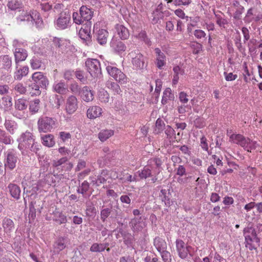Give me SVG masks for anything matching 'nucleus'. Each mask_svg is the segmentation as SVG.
Returning a JSON list of instances; mask_svg holds the SVG:
<instances>
[{"label": "nucleus", "instance_id": "obj_1", "mask_svg": "<svg viewBox=\"0 0 262 262\" xmlns=\"http://www.w3.org/2000/svg\"><path fill=\"white\" fill-rule=\"evenodd\" d=\"M18 147L20 149H30L35 153L39 149L38 145L34 142L32 134L27 132L21 136Z\"/></svg>", "mask_w": 262, "mask_h": 262}, {"label": "nucleus", "instance_id": "obj_2", "mask_svg": "<svg viewBox=\"0 0 262 262\" xmlns=\"http://www.w3.org/2000/svg\"><path fill=\"white\" fill-rule=\"evenodd\" d=\"M106 69L109 75L120 84H124L128 82V79L126 75L117 67L108 65Z\"/></svg>", "mask_w": 262, "mask_h": 262}, {"label": "nucleus", "instance_id": "obj_3", "mask_svg": "<svg viewBox=\"0 0 262 262\" xmlns=\"http://www.w3.org/2000/svg\"><path fill=\"white\" fill-rule=\"evenodd\" d=\"M55 124L53 118L47 116H42L39 118L37 122L38 131L41 133L51 132Z\"/></svg>", "mask_w": 262, "mask_h": 262}, {"label": "nucleus", "instance_id": "obj_4", "mask_svg": "<svg viewBox=\"0 0 262 262\" xmlns=\"http://www.w3.org/2000/svg\"><path fill=\"white\" fill-rule=\"evenodd\" d=\"M85 66L88 72L92 77L95 78L101 74L100 63L98 60L96 59H88L85 61Z\"/></svg>", "mask_w": 262, "mask_h": 262}, {"label": "nucleus", "instance_id": "obj_5", "mask_svg": "<svg viewBox=\"0 0 262 262\" xmlns=\"http://www.w3.org/2000/svg\"><path fill=\"white\" fill-rule=\"evenodd\" d=\"M17 157L16 152L13 149L8 150L6 154V159L4 161L5 169L13 170L16 165Z\"/></svg>", "mask_w": 262, "mask_h": 262}, {"label": "nucleus", "instance_id": "obj_6", "mask_svg": "<svg viewBox=\"0 0 262 262\" xmlns=\"http://www.w3.org/2000/svg\"><path fill=\"white\" fill-rule=\"evenodd\" d=\"M23 45V43H19L17 40L13 41V46L15 47L14 55L16 64L25 60L28 56L27 51L21 47Z\"/></svg>", "mask_w": 262, "mask_h": 262}, {"label": "nucleus", "instance_id": "obj_7", "mask_svg": "<svg viewBox=\"0 0 262 262\" xmlns=\"http://www.w3.org/2000/svg\"><path fill=\"white\" fill-rule=\"evenodd\" d=\"M138 172L141 179H146L151 177V182L155 183L158 180L157 176L160 173V171H155L154 168L148 164L144 166L141 171H139Z\"/></svg>", "mask_w": 262, "mask_h": 262}, {"label": "nucleus", "instance_id": "obj_8", "mask_svg": "<svg viewBox=\"0 0 262 262\" xmlns=\"http://www.w3.org/2000/svg\"><path fill=\"white\" fill-rule=\"evenodd\" d=\"M227 135L229 137V141L230 143L237 144L242 147L245 146L246 141L248 140V137L240 134L233 133L232 130H227Z\"/></svg>", "mask_w": 262, "mask_h": 262}, {"label": "nucleus", "instance_id": "obj_9", "mask_svg": "<svg viewBox=\"0 0 262 262\" xmlns=\"http://www.w3.org/2000/svg\"><path fill=\"white\" fill-rule=\"evenodd\" d=\"M78 107V101L77 98L73 95L69 96L66 101L65 111L68 114L74 113Z\"/></svg>", "mask_w": 262, "mask_h": 262}, {"label": "nucleus", "instance_id": "obj_10", "mask_svg": "<svg viewBox=\"0 0 262 262\" xmlns=\"http://www.w3.org/2000/svg\"><path fill=\"white\" fill-rule=\"evenodd\" d=\"M132 58V63L133 65L137 68L142 69L144 68L145 66L144 57L139 51H132L129 54Z\"/></svg>", "mask_w": 262, "mask_h": 262}, {"label": "nucleus", "instance_id": "obj_11", "mask_svg": "<svg viewBox=\"0 0 262 262\" xmlns=\"http://www.w3.org/2000/svg\"><path fill=\"white\" fill-rule=\"evenodd\" d=\"M71 15L69 12H61L56 20L57 27L61 30L65 29L69 26Z\"/></svg>", "mask_w": 262, "mask_h": 262}, {"label": "nucleus", "instance_id": "obj_12", "mask_svg": "<svg viewBox=\"0 0 262 262\" xmlns=\"http://www.w3.org/2000/svg\"><path fill=\"white\" fill-rule=\"evenodd\" d=\"M19 17L20 20L22 21L34 22L36 24L42 22L39 14L36 11H32L31 13H30L27 12H23Z\"/></svg>", "mask_w": 262, "mask_h": 262}, {"label": "nucleus", "instance_id": "obj_13", "mask_svg": "<svg viewBox=\"0 0 262 262\" xmlns=\"http://www.w3.org/2000/svg\"><path fill=\"white\" fill-rule=\"evenodd\" d=\"M176 249L180 257L182 259L186 258L189 253L190 246H187L185 243L180 239L176 240Z\"/></svg>", "mask_w": 262, "mask_h": 262}, {"label": "nucleus", "instance_id": "obj_14", "mask_svg": "<svg viewBox=\"0 0 262 262\" xmlns=\"http://www.w3.org/2000/svg\"><path fill=\"white\" fill-rule=\"evenodd\" d=\"M129 225L134 232L141 231L146 226L145 219L141 216L132 219Z\"/></svg>", "mask_w": 262, "mask_h": 262}, {"label": "nucleus", "instance_id": "obj_15", "mask_svg": "<svg viewBox=\"0 0 262 262\" xmlns=\"http://www.w3.org/2000/svg\"><path fill=\"white\" fill-rule=\"evenodd\" d=\"M33 83L38 84L41 88H46L49 84V80L41 72H35L32 75Z\"/></svg>", "mask_w": 262, "mask_h": 262}, {"label": "nucleus", "instance_id": "obj_16", "mask_svg": "<svg viewBox=\"0 0 262 262\" xmlns=\"http://www.w3.org/2000/svg\"><path fill=\"white\" fill-rule=\"evenodd\" d=\"M155 52L156 56L155 64L158 69H162L166 64V56L158 48H155Z\"/></svg>", "mask_w": 262, "mask_h": 262}, {"label": "nucleus", "instance_id": "obj_17", "mask_svg": "<svg viewBox=\"0 0 262 262\" xmlns=\"http://www.w3.org/2000/svg\"><path fill=\"white\" fill-rule=\"evenodd\" d=\"M79 95L81 99L86 102L92 101L94 98V92L87 86L81 89Z\"/></svg>", "mask_w": 262, "mask_h": 262}, {"label": "nucleus", "instance_id": "obj_18", "mask_svg": "<svg viewBox=\"0 0 262 262\" xmlns=\"http://www.w3.org/2000/svg\"><path fill=\"white\" fill-rule=\"evenodd\" d=\"M245 247L250 251L256 250V245L260 242L257 235L247 236L245 237Z\"/></svg>", "mask_w": 262, "mask_h": 262}, {"label": "nucleus", "instance_id": "obj_19", "mask_svg": "<svg viewBox=\"0 0 262 262\" xmlns=\"http://www.w3.org/2000/svg\"><path fill=\"white\" fill-rule=\"evenodd\" d=\"M102 113V108L98 106H90L87 110V117L91 119H96L101 116Z\"/></svg>", "mask_w": 262, "mask_h": 262}, {"label": "nucleus", "instance_id": "obj_20", "mask_svg": "<svg viewBox=\"0 0 262 262\" xmlns=\"http://www.w3.org/2000/svg\"><path fill=\"white\" fill-rule=\"evenodd\" d=\"M111 46L113 49L119 54H122L126 50V47L121 41L113 38L111 42Z\"/></svg>", "mask_w": 262, "mask_h": 262}, {"label": "nucleus", "instance_id": "obj_21", "mask_svg": "<svg viewBox=\"0 0 262 262\" xmlns=\"http://www.w3.org/2000/svg\"><path fill=\"white\" fill-rule=\"evenodd\" d=\"M2 225L5 233L8 236H10L15 228L13 221L9 218L5 217L3 221Z\"/></svg>", "mask_w": 262, "mask_h": 262}, {"label": "nucleus", "instance_id": "obj_22", "mask_svg": "<svg viewBox=\"0 0 262 262\" xmlns=\"http://www.w3.org/2000/svg\"><path fill=\"white\" fill-rule=\"evenodd\" d=\"M6 130L11 135L16 134L18 129V126L17 123L12 120H6L4 123Z\"/></svg>", "mask_w": 262, "mask_h": 262}, {"label": "nucleus", "instance_id": "obj_23", "mask_svg": "<svg viewBox=\"0 0 262 262\" xmlns=\"http://www.w3.org/2000/svg\"><path fill=\"white\" fill-rule=\"evenodd\" d=\"M67 161L68 158L63 157L58 160L53 161L52 165L54 167L58 168L59 166L64 164L62 167L64 168L65 170H69L71 169L73 167V164L70 162L67 163Z\"/></svg>", "mask_w": 262, "mask_h": 262}, {"label": "nucleus", "instance_id": "obj_24", "mask_svg": "<svg viewBox=\"0 0 262 262\" xmlns=\"http://www.w3.org/2000/svg\"><path fill=\"white\" fill-rule=\"evenodd\" d=\"M115 29L121 39H127L129 36L128 30L122 25L117 24Z\"/></svg>", "mask_w": 262, "mask_h": 262}, {"label": "nucleus", "instance_id": "obj_25", "mask_svg": "<svg viewBox=\"0 0 262 262\" xmlns=\"http://www.w3.org/2000/svg\"><path fill=\"white\" fill-rule=\"evenodd\" d=\"M80 15L83 20V21L84 20L89 21L92 19L93 12L86 6H82L80 9Z\"/></svg>", "mask_w": 262, "mask_h": 262}, {"label": "nucleus", "instance_id": "obj_26", "mask_svg": "<svg viewBox=\"0 0 262 262\" xmlns=\"http://www.w3.org/2000/svg\"><path fill=\"white\" fill-rule=\"evenodd\" d=\"M174 99V94L172 93L171 90L168 88L163 92L161 102L164 105L168 103L170 101H173Z\"/></svg>", "mask_w": 262, "mask_h": 262}, {"label": "nucleus", "instance_id": "obj_27", "mask_svg": "<svg viewBox=\"0 0 262 262\" xmlns=\"http://www.w3.org/2000/svg\"><path fill=\"white\" fill-rule=\"evenodd\" d=\"M108 32L105 29H100L97 34V40L101 45H105L107 41Z\"/></svg>", "mask_w": 262, "mask_h": 262}, {"label": "nucleus", "instance_id": "obj_28", "mask_svg": "<svg viewBox=\"0 0 262 262\" xmlns=\"http://www.w3.org/2000/svg\"><path fill=\"white\" fill-rule=\"evenodd\" d=\"M114 134V131L112 129H102L98 134V138L102 142L106 141Z\"/></svg>", "mask_w": 262, "mask_h": 262}, {"label": "nucleus", "instance_id": "obj_29", "mask_svg": "<svg viewBox=\"0 0 262 262\" xmlns=\"http://www.w3.org/2000/svg\"><path fill=\"white\" fill-rule=\"evenodd\" d=\"M41 139L43 145L49 147H53L55 144L54 137L53 135L48 134L43 135L41 136Z\"/></svg>", "mask_w": 262, "mask_h": 262}, {"label": "nucleus", "instance_id": "obj_30", "mask_svg": "<svg viewBox=\"0 0 262 262\" xmlns=\"http://www.w3.org/2000/svg\"><path fill=\"white\" fill-rule=\"evenodd\" d=\"M0 106L6 111L10 110L12 106V98L9 96L3 97L0 101Z\"/></svg>", "mask_w": 262, "mask_h": 262}, {"label": "nucleus", "instance_id": "obj_31", "mask_svg": "<svg viewBox=\"0 0 262 262\" xmlns=\"http://www.w3.org/2000/svg\"><path fill=\"white\" fill-rule=\"evenodd\" d=\"M55 92L60 94H65L68 91V88L64 82L60 81L53 85Z\"/></svg>", "mask_w": 262, "mask_h": 262}, {"label": "nucleus", "instance_id": "obj_32", "mask_svg": "<svg viewBox=\"0 0 262 262\" xmlns=\"http://www.w3.org/2000/svg\"><path fill=\"white\" fill-rule=\"evenodd\" d=\"M10 193L12 197L18 199L20 194V189L18 186L14 184H10L8 185Z\"/></svg>", "mask_w": 262, "mask_h": 262}, {"label": "nucleus", "instance_id": "obj_33", "mask_svg": "<svg viewBox=\"0 0 262 262\" xmlns=\"http://www.w3.org/2000/svg\"><path fill=\"white\" fill-rule=\"evenodd\" d=\"M162 163L163 162L161 159L159 157H155L148 161V164L154 168L155 171H160V168Z\"/></svg>", "mask_w": 262, "mask_h": 262}, {"label": "nucleus", "instance_id": "obj_34", "mask_svg": "<svg viewBox=\"0 0 262 262\" xmlns=\"http://www.w3.org/2000/svg\"><path fill=\"white\" fill-rule=\"evenodd\" d=\"M108 170L104 169L102 170L100 174L96 180V184L97 185H99L101 184H103L106 182V181L110 179L108 175Z\"/></svg>", "mask_w": 262, "mask_h": 262}, {"label": "nucleus", "instance_id": "obj_35", "mask_svg": "<svg viewBox=\"0 0 262 262\" xmlns=\"http://www.w3.org/2000/svg\"><path fill=\"white\" fill-rule=\"evenodd\" d=\"M154 245L158 251L162 252L165 250L166 248V243L164 240L159 237L156 238L154 240Z\"/></svg>", "mask_w": 262, "mask_h": 262}, {"label": "nucleus", "instance_id": "obj_36", "mask_svg": "<svg viewBox=\"0 0 262 262\" xmlns=\"http://www.w3.org/2000/svg\"><path fill=\"white\" fill-rule=\"evenodd\" d=\"M29 72V68L27 66H24L18 70L14 74V78L17 80H20L26 76Z\"/></svg>", "mask_w": 262, "mask_h": 262}, {"label": "nucleus", "instance_id": "obj_37", "mask_svg": "<svg viewBox=\"0 0 262 262\" xmlns=\"http://www.w3.org/2000/svg\"><path fill=\"white\" fill-rule=\"evenodd\" d=\"M108 245V244H98L95 243L91 246L90 250L93 252H101L104 251Z\"/></svg>", "mask_w": 262, "mask_h": 262}, {"label": "nucleus", "instance_id": "obj_38", "mask_svg": "<svg viewBox=\"0 0 262 262\" xmlns=\"http://www.w3.org/2000/svg\"><path fill=\"white\" fill-rule=\"evenodd\" d=\"M79 35L82 39L88 40L90 37V29L88 26L82 27L79 31Z\"/></svg>", "mask_w": 262, "mask_h": 262}, {"label": "nucleus", "instance_id": "obj_39", "mask_svg": "<svg viewBox=\"0 0 262 262\" xmlns=\"http://www.w3.org/2000/svg\"><path fill=\"white\" fill-rule=\"evenodd\" d=\"M40 100L38 99H35L30 102L29 110L32 114L37 113L40 108Z\"/></svg>", "mask_w": 262, "mask_h": 262}, {"label": "nucleus", "instance_id": "obj_40", "mask_svg": "<svg viewBox=\"0 0 262 262\" xmlns=\"http://www.w3.org/2000/svg\"><path fill=\"white\" fill-rule=\"evenodd\" d=\"M257 146L258 144L256 141L251 140L248 138V140L246 141L245 146L243 148L247 151L251 152V150L255 149Z\"/></svg>", "mask_w": 262, "mask_h": 262}, {"label": "nucleus", "instance_id": "obj_41", "mask_svg": "<svg viewBox=\"0 0 262 262\" xmlns=\"http://www.w3.org/2000/svg\"><path fill=\"white\" fill-rule=\"evenodd\" d=\"M39 85L33 83L29 86V91L32 96H38L40 94L41 91L39 90Z\"/></svg>", "mask_w": 262, "mask_h": 262}, {"label": "nucleus", "instance_id": "obj_42", "mask_svg": "<svg viewBox=\"0 0 262 262\" xmlns=\"http://www.w3.org/2000/svg\"><path fill=\"white\" fill-rule=\"evenodd\" d=\"M11 141L10 136L8 135L5 130L0 128V141L6 144H9Z\"/></svg>", "mask_w": 262, "mask_h": 262}, {"label": "nucleus", "instance_id": "obj_43", "mask_svg": "<svg viewBox=\"0 0 262 262\" xmlns=\"http://www.w3.org/2000/svg\"><path fill=\"white\" fill-rule=\"evenodd\" d=\"M55 248L59 251H61L66 248L65 238L63 237L58 238L54 245Z\"/></svg>", "mask_w": 262, "mask_h": 262}, {"label": "nucleus", "instance_id": "obj_44", "mask_svg": "<svg viewBox=\"0 0 262 262\" xmlns=\"http://www.w3.org/2000/svg\"><path fill=\"white\" fill-rule=\"evenodd\" d=\"M109 98V94L106 91L104 90L99 91L98 93V99L100 102L102 103H106L108 102Z\"/></svg>", "mask_w": 262, "mask_h": 262}, {"label": "nucleus", "instance_id": "obj_45", "mask_svg": "<svg viewBox=\"0 0 262 262\" xmlns=\"http://www.w3.org/2000/svg\"><path fill=\"white\" fill-rule=\"evenodd\" d=\"M122 177H120L119 180L122 181L123 183H128L134 182L136 181L135 177H133L131 174L128 173L123 172L122 173Z\"/></svg>", "mask_w": 262, "mask_h": 262}, {"label": "nucleus", "instance_id": "obj_46", "mask_svg": "<svg viewBox=\"0 0 262 262\" xmlns=\"http://www.w3.org/2000/svg\"><path fill=\"white\" fill-rule=\"evenodd\" d=\"M2 62L4 69H9L11 67V58L8 55H4L2 57Z\"/></svg>", "mask_w": 262, "mask_h": 262}, {"label": "nucleus", "instance_id": "obj_47", "mask_svg": "<svg viewBox=\"0 0 262 262\" xmlns=\"http://www.w3.org/2000/svg\"><path fill=\"white\" fill-rule=\"evenodd\" d=\"M15 107L16 109L22 111L25 110L27 107V103L26 100L23 99H19L15 104Z\"/></svg>", "mask_w": 262, "mask_h": 262}, {"label": "nucleus", "instance_id": "obj_48", "mask_svg": "<svg viewBox=\"0 0 262 262\" xmlns=\"http://www.w3.org/2000/svg\"><path fill=\"white\" fill-rule=\"evenodd\" d=\"M244 237L247 236H254L257 235L255 229L252 226H248L244 228L243 231Z\"/></svg>", "mask_w": 262, "mask_h": 262}, {"label": "nucleus", "instance_id": "obj_49", "mask_svg": "<svg viewBox=\"0 0 262 262\" xmlns=\"http://www.w3.org/2000/svg\"><path fill=\"white\" fill-rule=\"evenodd\" d=\"M165 124L163 120L160 118L158 119L156 122L155 132L157 134L160 133L164 128Z\"/></svg>", "mask_w": 262, "mask_h": 262}, {"label": "nucleus", "instance_id": "obj_50", "mask_svg": "<svg viewBox=\"0 0 262 262\" xmlns=\"http://www.w3.org/2000/svg\"><path fill=\"white\" fill-rule=\"evenodd\" d=\"M194 125L197 128H202L205 126L206 122L204 118L198 117L194 120Z\"/></svg>", "mask_w": 262, "mask_h": 262}, {"label": "nucleus", "instance_id": "obj_51", "mask_svg": "<svg viewBox=\"0 0 262 262\" xmlns=\"http://www.w3.org/2000/svg\"><path fill=\"white\" fill-rule=\"evenodd\" d=\"M54 221L57 222L59 224H65L67 222V216L62 212H59L57 215L54 219Z\"/></svg>", "mask_w": 262, "mask_h": 262}, {"label": "nucleus", "instance_id": "obj_52", "mask_svg": "<svg viewBox=\"0 0 262 262\" xmlns=\"http://www.w3.org/2000/svg\"><path fill=\"white\" fill-rule=\"evenodd\" d=\"M97 213L96 208L93 205H88L86 206L85 213L88 216H95Z\"/></svg>", "mask_w": 262, "mask_h": 262}, {"label": "nucleus", "instance_id": "obj_53", "mask_svg": "<svg viewBox=\"0 0 262 262\" xmlns=\"http://www.w3.org/2000/svg\"><path fill=\"white\" fill-rule=\"evenodd\" d=\"M46 185L47 183L45 181H40L37 185V190H39L40 192H47L50 184H48L47 186Z\"/></svg>", "mask_w": 262, "mask_h": 262}, {"label": "nucleus", "instance_id": "obj_54", "mask_svg": "<svg viewBox=\"0 0 262 262\" xmlns=\"http://www.w3.org/2000/svg\"><path fill=\"white\" fill-rule=\"evenodd\" d=\"M108 88L117 94H120L121 92L119 85L114 82H111L110 83H108Z\"/></svg>", "mask_w": 262, "mask_h": 262}, {"label": "nucleus", "instance_id": "obj_55", "mask_svg": "<svg viewBox=\"0 0 262 262\" xmlns=\"http://www.w3.org/2000/svg\"><path fill=\"white\" fill-rule=\"evenodd\" d=\"M192 53L194 54H198L202 50V45L197 42H194L191 45Z\"/></svg>", "mask_w": 262, "mask_h": 262}, {"label": "nucleus", "instance_id": "obj_56", "mask_svg": "<svg viewBox=\"0 0 262 262\" xmlns=\"http://www.w3.org/2000/svg\"><path fill=\"white\" fill-rule=\"evenodd\" d=\"M8 8L12 10H15L19 8L20 4L16 0L9 1L7 4Z\"/></svg>", "mask_w": 262, "mask_h": 262}, {"label": "nucleus", "instance_id": "obj_57", "mask_svg": "<svg viewBox=\"0 0 262 262\" xmlns=\"http://www.w3.org/2000/svg\"><path fill=\"white\" fill-rule=\"evenodd\" d=\"M30 64L32 69H37L41 67V61L37 58L33 57L30 60Z\"/></svg>", "mask_w": 262, "mask_h": 262}, {"label": "nucleus", "instance_id": "obj_58", "mask_svg": "<svg viewBox=\"0 0 262 262\" xmlns=\"http://www.w3.org/2000/svg\"><path fill=\"white\" fill-rule=\"evenodd\" d=\"M89 183L87 181H84L81 184L80 188L78 189V192L83 194L88 191L89 189Z\"/></svg>", "mask_w": 262, "mask_h": 262}, {"label": "nucleus", "instance_id": "obj_59", "mask_svg": "<svg viewBox=\"0 0 262 262\" xmlns=\"http://www.w3.org/2000/svg\"><path fill=\"white\" fill-rule=\"evenodd\" d=\"M225 79L227 81H231L235 80L237 78V75L234 74L233 73H227L225 72L224 73Z\"/></svg>", "mask_w": 262, "mask_h": 262}, {"label": "nucleus", "instance_id": "obj_60", "mask_svg": "<svg viewBox=\"0 0 262 262\" xmlns=\"http://www.w3.org/2000/svg\"><path fill=\"white\" fill-rule=\"evenodd\" d=\"M72 17L74 22L76 24L80 25L83 23V20L78 13L73 12Z\"/></svg>", "mask_w": 262, "mask_h": 262}, {"label": "nucleus", "instance_id": "obj_61", "mask_svg": "<svg viewBox=\"0 0 262 262\" xmlns=\"http://www.w3.org/2000/svg\"><path fill=\"white\" fill-rule=\"evenodd\" d=\"M111 214V210L109 208H105L102 209L100 212L101 219L103 222H104L105 220Z\"/></svg>", "mask_w": 262, "mask_h": 262}, {"label": "nucleus", "instance_id": "obj_62", "mask_svg": "<svg viewBox=\"0 0 262 262\" xmlns=\"http://www.w3.org/2000/svg\"><path fill=\"white\" fill-rule=\"evenodd\" d=\"M162 258L164 262H170L171 261V254L170 252L164 250L160 252Z\"/></svg>", "mask_w": 262, "mask_h": 262}, {"label": "nucleus", "instance_id": "obj_63", "mask_svg": "<svg viewBox=\"0 0 262 262\" xmlns=\"http://www.w3.org/2000/svg\"><path fill=\"white\" fill-rule=\"evenodd\" d=\"M200 145L202 148L205 151L208 150V145L207 138L205 136H202L200 139Z\"/></svg>", "mask_w": 262, "mask_h": 262}, {"label": "nucleus", "instance_id": "obj_64", "mask_svg": "<svg viewBox=\"0 0 262 262\" xmlns=\"http://www.w3.org/2000/svg\"><path fill=\"white\" fill-rule=\"evenodd\" d=\"M59 137L61 140L65 142L66 141L71 138V135L70 133L66 132H61L59 133Z\"/></svg>", "mask_w": 262, "mask_h": 262}]
</instances>
